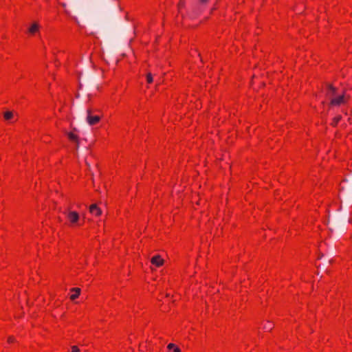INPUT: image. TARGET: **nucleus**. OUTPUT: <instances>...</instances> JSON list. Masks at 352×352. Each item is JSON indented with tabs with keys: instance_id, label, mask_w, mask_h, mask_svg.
<instances>
[{
	"instance_id": "1",
	"label": "nucleus",
	"mask_w": 352,
	"mask_h": 352,
	"mask_svg": "<svg viewBox=\"0 0 352 352\" xmlns=\"http://www.w3.org/2000/svg\"><path fill=\"white\" fill-rule=\"evenodd\" d=\"M87 117H86V122L89 126H93L98 123L100 120V117L99 116H93V109L91 108H88L86 111Z\"/></svg>"
},
{
	"instance_id": "2",
	"label": "nucleus",
	"mask_w": 352,
	"mask_h": 352,
	"mask_svg": "<svg viewBox=\"0 0 352 352\" xmlns=\"http://www.w3.org/2000/svg\"><path fill=\"white\" fill-rule=\"evenodd\" d=\"M345 91H343L342 94L336 97L331 98L330 101V104L333 106H339L341 104L345 103Z\"/></svg>"
},
{
	"instance_id": "3",
	"label": "nucleus",
	"mask_w": 352,
	"mask_h": 352,
	"mask_svg": "<svg viewBox=\"0 0 352 352\" xmlns=\"http://www.w3.org/2000/svg\"><path fill=\"white\" fill-rule=\"evenodd\" d=\"M89 212L95 217L102 215V210L98 207L97 204H93L89 207Z\"/></svg>"
},
{
	"instance_id": "4",
	"label": "nucleus",
	"mask_w": 352,
	"mask_h": 352,
	"mask_svg": "<svg viewBox=\"0 0 352 352\" xmlns=\"http://www.w3.org/2000/svg\"><path fill=\"white\" fill-rule=\"evenodd\" d=\"M151 262L153 265L157 267H160L164 264V260L160 255H156L151 259Z\"/></svg>"
},
{
	"instance_id": "5",
	"label": "nucleus",
	"mask_w": 352,
	"mask_h": 352,
	"mask_svg": "<svg viewBox=\"0 0 352 352\" xmlns=\"http://www.w3.org/2000/svg\"><path fill=\"white\" fill-rule=\"evenodd\" d=\"M71 292H74V294L71 295V300H74L77 298L80 294V289L78 287H74L71 289Z\"/></svg>"
},
{
	"instance_id": "6",
	"label": "nucleus",
	"mask_w": 352,
	"mask_h": 352,
	"mask_svg": "<svg viewBox=\"0 0 352 352\" xmlns=\"http://www.w3.org/2000/svg\"><path fill=\"white\" fill-rule=\"evenodd\" d=\"M3 117L6 120L10 121L14 118V113L12 111H7L3 113Z\"/></svg>"
},
{
	"instance_id": "7",
	"label": "nucleus",
	"mask_w": 352,
	"mask_h": 352,
	"mask_svg": "<svg viewBox=\"0 0 352 352\" xmlns=\"http://www.w3.org/2000/svg\"><path fill=\"white\" fill-rule=\"evenodd\" d=\"M67 135H68V138H69V140L75 142L76 143H78V138L76 135H75L74 133L70 132V133H67Z\"/></svg>"
},
{
	"instance_id": "8",
	"label": "nucleus",
	"mask_w": 352,
	"mask_h": 352,
	"mask_svg": "<svg viewBox=\"0 0 352 352\" xmlns=\"http://www.w3.org/2000/svg\"><path fill=\"white\" fill-rule=\"evenodd\" d=\"M69 218L70 220H78L79 216L78 214L76 212H70L69 213Z\"/></svg>"
},
{
	"instance_id": "9",
	"label": "nucleus",
	"mask_w": 352,
	"mask_h": 352,
	"mask_svg": "<svg viewBox=\"0 0 352 352\" xmlns=\"http://www.w3.org/2000/svg\"><path fill=\"white\" fill-rule=\"evenodd\" d=\"M38 29V25L37 23H33L32 25L29 29L30 32L34 33L37 31Z\"/></svg>"
},
{
	"instance_id": "10",
	"label": "nucleus",
	"mask_w": 352,
	"mask_h": 352,
	"mask_svg": "<svg viewBox=\"0 0 352 352\" xmlns=\"http://www.w3.org/2000/svg\"><path fill=\"white\" fill-rule=\"evenodd\" d=\"M327 88L329 89V91H333V94H336V88L334 87L332 85L327 84Z\"/></svg>"
},
{
	"instance_id": "11",
	"label": "nucleus",
	"mask_w": 352,
	"mask_h": 352,
	"mask_svg": "<svg viewBox=\"0 0 352 352\" xmlns=\"http://www.w3.org/2000/svg\"><path fill=\"white\" fill-rule=\"evenodd\" d=\"M146 80L148 83H151L153 80V76L151 73H148L146 75Z\"/></svg>"
},
{
	"instance_id": "12",
	"label": "nucleus",
	"mask_w": 352,
	"mask_h": 352,
	"mask_svg": "<svg viewBox=\"0 0 352 352\" xmlns=\"http://www.w3.org/2000/svg\"><path fill=\"white\" fill-rule=\"evenodd\" d=\"M272 327H273L272 324L270 322H267V323L264 326L263 328L265 329L271 330L272 329Z\"/></svg>"
},
{
	"instance_id": "13",
	"label": "nucleus",
	"mask_w": 352,
	"mask_h": 352,
	"mask_svg": "<svg viewBox=\"0 0 352 352\" xmlns=\"http://www.w3.org/2000/svg\"><path fill=\"white\" fill-rule=\"evenodd\" d=\"M340 119H341L340 116H338V117L335 118L334 120H333V125L337 124L338 122L340 120Z\"/></svg>"
},
{
	"instance_id": "14",
	"label": "nucleus",
	"mask_w": 352,
	"mask_h": 352,
	"mask_svg": "<svg viewBox=\"0 0 352 352\" xmlns=\"http://www.w3.org/2000/svg\"><path fill=\"white\" fill-rule=\"evenodd\" d=\"M72 352H80V351L77 346H72Z\"/></svg>"
},
{
	"instance_id": "15",
	"label": "nucleus",
	"mask_w": 352,
	"mask_h": 352,
	"mask_svg": "<svg viewBox=\"0 0 352 352\" xmlns=\"http://www.w3.org/2000/svg\"><path fill=\"white\" fill-rule=\"evenodd\" d=\"M327 226L331 231H333V229L336 228L335 226H333L330 224V221H327Z\"/></svg>"
},
{
	"instance_id": "16",
	"label": "nucleus",
	"mask_w": 352,
	"mask_h": 352,
	"mask_svg": "<svg viewBox=\"0 0 352 352\" xmlns=\"http://www.w3.org/2000/svg\"><path fill=\"white\" fill-rule=\"evenodd\" d=\"M176 346L174 344H169L167 346V348L169 349V350H171V349H174V348Z\"/></svg>"
},
{
	"instance_id": "17",
	"label": "nucleus",
	"mask_w": 352,
	"mask_h": 352,
	"mask_svg": "<svg viewBox=\"0 0 352 352\" xmlns=\"http://www.w3.org/2000/svg\"><path fill=\"white\" fill-rule=\"evenodd\" d=\"M208 1H209V0H199V2L201 5H205V4H206Z\"/></svg>"
},
{
	"instance_id": "18",
	"label": "nucleus",
	"mask_w": 352,
	"mask_h": 352,
	"mask_svg": "<svg viewBox=\"0 0 352 352\" xmlns=\"http://www.w3.org/2000/svg\"><path fill=\"white\" fill-rule=\"evenodd\" d=\"M184 3L182 1H180L179 3H178V8H182V7H184Z\"/></svg>"
},
{
	"instance_id": "19",
	"label": "nucleus",
	"mask_w": 352,
	"mask_h": 352,
	"mask_svg": "<svg viewBox=\"0 0 352 352\" xmlns=\"http://www.w3.org/2000/svg\"><path fill=\"white\" fill-rule=\"evenodd\" d=\"M8 341L9 342H14V338L12 337H9Z\"/></svg>"
},
{
	"instance_id": "20",
	"label": "nucleus",
	"mask_w": 352,
	"mask_h": 352,
	"mask_svg": "<svg viewBox=\"0 0 352 352\" xmlns=\"http://www.w3.org/2000/svg\"><path fill=\"white\" fill-rule=\"evenodd\" d=\"M174 352H181V350L177 346H175L174 348Z\"/></svg>"
},
{
	"instance_id": "21",
	"label": "nucleus",
	"mask_w": 352,
	"mask_h": 352,
	"mask_svg": "<svg viewBox=\"0 0 352 352\" xmlns=\"http://www.w3.org/2000/svg\"><path fill=\"white\" fill-rule=\"evenodd\" d=\"M328 95L330 96V97H333L336 94H333V91H329Z\"/></svg>"
},
{
	"instance_id": "22",
	"label": "nucleus",
	"mask_w": 352,
	"mask_h": 352,
	"mask_svg": "<svg viewBox=\"0 0 352 352\" xmlns=\"http://www.w3.org/2000/svg\"><path fill=\"white\" fill-rule=\"evenodd\" d=\"M86 164L88 166L89 169L90 170L91 166L89 162H86Z\"/></svg>"
},
{
	"instance_id": "23",
	"label": "nucleus",
	"mask_w": 352,
	"mask_h": 352,
	"mask_svg": "<svg viewBox=\"0 0 352 352\" xmlns=\"http://www.w3.org/2000/svg\"><path fill=\"white\" fill-rule=\"evenodd\" d=\"M76 149H78V148H79V143L78 144L76 143Z\"/></svg>"
},
{
	"instance_id": "24",
	"label": "nucleus",
	"mask_w": 352,
	"mask_h": 352,
	"mask_svg": "<svg viewBox=\"0 0 352 352\" xmlns=\"http://www.w3.org/2000/svg\"><path fill=\"white\" fill-rule=\"evenodd\" d=\"M322 256H323V254H321L320 255H319V258H321Z\"/></svg>"
},
{
	"instance_id": "25",
	"label": "nucleus",
	"mask_w": 352,
	"mask_h": 352,
	"mask_svg": "<svg viewBox=\"0 0 352 352\" xmlns=\"http://www.w3.org/2000/svg\"><path fill=\"white\" fill-rule=\"evenodd\" d=\"M79 97H80V94H76V98H79Z\"/></svg>"
},
{
	"instance_id": "26",
	"label": "nucleus",
	"mask_w": 352,
	"mask_h": 352,
	"mask_svg": "<svg viewBox=\"0 0 352 352\" xmlns=\"http://www.w3.org/2000/svg\"><path fill=\"white\" fill-rule=\"evenodd\" d=\"M74 131H77L78 130H77V129L74 128Z\"/></svg>"
}]
</instances>
